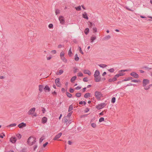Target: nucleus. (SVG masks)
<instances>
[{
	"instance_id": "obj_1",
	"label": "nucleus",
	"mask_w": 152,
	"mask_h": 152,
	"mask_svg": "<svg viewBox=\"0 0 152 152\" xmlns=\"http://www.w3.org/2000/svg\"><path fill=\"white\" fill-rule=\"evenodd\" d=\"M36 142V138L32 136L30 137L27 141L28 144L30 145H32Z\"/></svg>"
},
{
	"instance_id": "obj_2",
	"label": "nucleus",
	"mask_w": 152,
	"mask_h": 152,
	"mask_svg": "<svg viewBox=\"0 0 152 152\" xmlns=\"http://www.w3.org/2000/svg\"><path fill=\"white\" fill-rule=\"evenodd\" d=\"M95 96L98 100H100L101 97L102 96V94L100 92L96 91L95 92Z\"/></svg>"
},
{
	"instance_id": "obj_3",
	"label": "nucleus",
	"mask_w": 152,
	"mask_h": 152,
	"mask_svg": "<svg viewBox=\"0 0 152 152\" xmlns=\"http://www.w3.org/2000/svg\"><path fill=\"white\" fill-rule=\"evenodd\" d=\"M106 104L104 103H101L96 106V107L98 110H100L105 107Z\"/></svg>"
},
{
	"instance_id": "obj_4",
	"label": "nucleus",
	"mask_w": 152,
	"mask_h": 152,
	"mask_svg": "<svg viewBox=\"0 0 152 152\" xmlns=\"http://www.w3.org/2000/svg\"><path fill=\"white\" fill-rule=\"evenodd\" d=\"M150 83L149 80L147 79H144L142 81V86L145 87L146 85L149 84Z\"/></svg>"
},
{
	"instance_id": "obj_5",
	"label": "nucleus",
	"mask_w": 152,
	"mask_h": 152,
	"mask_svg": "<svg viewBox=\"0 0 152 152\" xmlns=\"http://www.w3.org/2000/svg\"><path fill=\"white\" fill-rule=\"evenodd\" d=\"M130 75L135 78H138L139 77V75L136 72H133L130 73Z\"/></svg>"
},
{
	"instance_id": "obj_6",
	"label": "nucleus",
	"mask_w": 152,
	"mask_h": 152,
	"mask_svg": "<svg viewBox=\"0 0 152 152\" xmlns=\"http://www.w3.org/2000/svg\"><path fill=\"white\" fill-rule=\"evenodd\" d=\"M58 19L60 21V23L63 24L64 23L65 21L63 16H59V17Z\"/></svg>"
},
{
	"instance_id": "obj_7",
	"label": "nucleus",
	"mask_w": 152,
	"mask_h": 152,
	"mask_svg": "<svg viewBox=\"0 0 152 152\" xmlns=\"http://www.w3.org/2000/svg\"><path fill=\"white\" fill-rule=\"evenodd\" d=\"M55 83L56 85L58 87H61V84L60 82V78H57L55 80Z\"/></svg>"
},
{
	"instance_id": "obj_8",
	"label": "nucleus",
	"mask_w": 152,
	"mask_h": 152,
	"mask_svg": "<svg viewBox=\"0 0 152 152\" xmlns=\"http://www.w3.org/2000/svg\"><path fill=\"white\" fill-rule=\"evenodd\" d=\"M35 110V108L33 107L30 109L28 112V115H31L34 114Z\"/></svg>"
},
{
	"instance_id": "obj_9",
	"label": "nucleus",
	"mask_w": 152,
	"mask_h": 152,
	"mask_svg": "<svg viewBox=\"0 0 152 152\" xmlns=\"http://www.w3.org/2000/svg\"><path fill=\"white\" fill-rule=\"evenodd\" d=\"M17 140L16 138L15 137H12L10 139V141L13 143H15Z\"/></svg>"
},
{
	"instance_id": "obj_10",
	"label": "nucleus",
	"mask_w": 152,
	"mask_h": 152,
	"mask_svg": "<svg viewBox=\"0 0 152 152\" xmlns=\"http://www.w3.org/2000/svg\"><path fill=\"white\" fill-rule=\"evenodd\" d=\"M94 77L95 81L96 82H99L101 80V77L100 75L98 76H95Z\"/></svg>"
},
{
	"instance_id": "obj_11",
	"label": "nucleus",
	"mask_w": 152,
	"mask_h": 152,
	"mask_svg": "<svg viewBox=\"0 0 152 152\" xmlns=\"http://www.w3.org/2000/svg\"><path fill=\"white\" fill-rule=\"evenodd\" d=\"M26 126V123H24L23 122H22L20 124H19L18 125V126L20 128H22L24 127H25Z\"/></svg>"
},
{
	"instance_id": "obj_12",
	"label": "nucleus",
	"mask_w": 152,
	"mask_h": 152,
	"mask_svg": "<svg viewBox=\"0 0 152 152\" xmlns=\"http://www.w3.org/2000/svg\"><path fill=\"white\" fill-rule=\"evenodd\" d=\"M117 78L118 77H116V75H115L113 79H109L108 80V81L110 82H114L117 80Z\"/></svg>"
},
{
	"instance_id": "obj_13",
	"label": "nucleus",
	"mask_w": 152,
	"mask_h": 152,
	"mask_svg": "<svg viewBox=\"0 0 152 152\" xmlns=\"http://www.w3.org/2000/svg\"><path fill=\"white\" fill-rule=\"evenodd\" d=\"M62 135V133L61 132H60L58 134H57L55 137L53 138V140H56L58 139H59L60 137Z\"/></svg>"
},
{
	"instance_id": "obj_14",
	"label": "nucleus",
	"mask_w": 152,
	"mask_h": 152,
	"mask_svg": "<svg viewBox=\"0 0 152 152\" xmlns=\"http://www.w3.org/2000/svg\"><path fill=\"white\" fill-rule=\"evenodd\" d=\"M44 89L45 92H46L47 91L49 92L50 90V88L47 85L45 86V87L44 88Z\"/></svg>"
},
{
	"instance_id": "obj_15",
	"label": "nucleus",
	"mask_w": 152,
	"mask_h": 152,
	"mask_svg": "<svg viewBox=\"0 0 152 152\" xmlns=\"http://www.w3.org/2000/svg\"><path fill=\"white\" fill-rule=\"evenodd\" d=\"M47 121V118L45 117H44L42 118V121L43 124H45L46 123Z\"/></svg>"
},
{
	"instance_id": "obj_16",
	"label": "nucleus",
	"mask_w": 152,
	"mask_h": 152,
	"mask_svg": "<svg viewBox=\"0 0 152 152\" xmlns=\"http://www.w3.org/2000/svg\"><path fill=\"white\" fill-rule=\"evenodd\" d=\"M84 73L85 74H87L88 75H91V72L88 69H85L84 70Z\"/></svg>"
},
{
	"instance_id": "obj_17",
	"label": "nucleus",
	"mask_w": 152,
	"mask_h": 152,
	"mask_svg": "<svg viewBox=\"0 0 152 152\" xmlns=\"http://www.w3.org/2000/svg\"><path fill=\"white\" fill-rule=\"evenodd\" d=\"M100 72L98 70H96L94 72V76H98L99 75Z\"/></svg>"
},
{
	"instance_id": "obj_18",
	"label": "nucleus",
	"mask_w": 152,
	"mask_h": 152,
	"mask_svg": "<svg viewBox=\"0 0 152 152\" xmlns=\"http://www.w3.org/2000/svg\"><path fill=\"white\" fill-rule=\"evenodd\" d=\"M82 16L83 18L85 19H86L87 20L88 19V18L87 16V14L86 12H85L83 14Z\"/></svg>"
},
{
	"instance_id": "obj_19",
	"label": "nucleus",
	"mask_w": 152,
	"mask_h": 152,
	"mask_svg": "<svg viewBox=\"0 0 152 152\" xmlns=\"http://www.w3.org/2000/svg\"><path fill=\"white\" fill-rule=\"evenodd\" d=\"M39 90L40 92H42L44 89L43 86L42 85H40L39 86Z\"/></svg>"
},
{
	"instance_id": "obj_20",
	"label": "nucleus",
	"mask_w": 152,
	"mask_h": 152,
	"mask_svg": "<svg viewBox=\"0 0 152 152\" xmlns=\"http://www.w3.org/2000/svg\"><path fill=\"white\" fill-rule=\"evenodd\" d=\"M122 72L119 71V73L116 75V77H119L120 76H123L124 75V74Z\"/></svg>"
},
{
	"instance_id": "obj_21",
	"label": "nucleus",
	"mask_w": 152,
	"mask_h": 152,
	"mask_svg": "<svg viewBox=\"0 0 152 152\" xmlns=\"http://www.w3.org/2000/svg\"><path fill=\"white\" fill-rule=\"evenodd\" d=\"M90 96V94L89 93H86L84 95V97L86 98H88Z\"/></svg>"
},
{
	"instance_id": "obj_22",
	"label": "nucleus",
	"mask_w": 152,
	"mask_h": 152,
	"mask_svg": "<svg viewBox=\"0 0 152 152\" xmlns=\"http://www.w3.org/2000/svg\"><path fill=\"white\" fill-rule=\"evenodd\" d=\"M96 37L95 36H92L91 38V42H93L94 40L96 39Z\"/></svg>"
},
{
	"instance_id": "obj_23",
	"label": "nucleus",
	"mask_w": 152,
	"mask_h": 152,
	"mask_svg": "<svg viewBox=\"0 0 152 152\" xmlns=\"http://www.w3.org/2000/svg\"><path fill=\"white\" fill-rule=\"evenodd\" d=\"M132 78H133L132 77H129L122 80V81L124 82L130 80L132 79Z\"/></svg>"
},
{
	"instance_id": "obj_24",
	"label": "nucleus",
	"mask_w": 152,
	"mask_h": 152,
	"mask_svg": "<svg viewBox=\"0 0 152 152\" xmlns=\"http://www.w3.org/2000/svg\"><path fill=\"white\" fill-rule=\"evenodd\" d=\"M76 78L77 77L76 76H74L72 77L70 80L71 82L72 83H73L74 81L76 79Z\"/></svg>"
},
{
	"instance_id": "obj_25",
	"label": "nucleus",
	"mask_w": 152,
	"mask_h": 152,
	"mask_svg": "<svg viewBox=\"0 0 152 152\" xmlns=\"http://www.w3.org/2000/svg\"><path fill=\"white\" fill-rule=\"evenodd\" d=\"M64 72V71L62 69H61L59 70L58 72L56 73V75H60L62 74Z\"/></svg>"
},
{
	"instance_id": "obj_26",
	"label": "nucleus",
	"mask_w": 152,
	"mask_h": 152,
	"mask_svg": "<svg viewBox=\"0 0 152 152\" xmlns=\"http://www.w3.org/2000/svg\"><path fill=\"white\" fill-rule=\"evenodd\" d=\"M89 29L88 28H86L84 30V33L86 34L87 35L89 33Z\"/></svg>"
},
{
	"instance_id": "obj_27",
	"label": "nucleus",
	"mask_w": 152,
	"mask_h": 152,
	"mask_svg": "<svg viewBox=\"0 0 152 152\" xmlns=\"http://www.w3.org/2000/svg\"><path fill=\"white\" fill-rule=\"evenodd\" d=\"M61 59L65 63H66L67 62V60L65 58L64 56H63L61 58Z\"/></svg>"
},
{
	"instance_id": "obj_28",
	"label": "nucleus",
	"mask_w": 152,
	"mask_h": 152,
	"mask_svg": "<svg viewBox=\"0 0 152 152\" xmlns=\"http://www.w3.org/2000/svg\"><path fill=\"white\" fill-rule=\"evenodd\" d=\"M79 58L78 57V55L77 54H76L75 55V60L76 61H79Z\"/></svg>"
},
{
	"instance_id": "obj_29",
	"label": "nucleus",
	"mask_w": 152,
	"mask_h": 152,
	"mask_svg": "<svg viewBox=\"0 0 152 152\" xmlns=\"http://www.w3.org/2000/svg\"><path fill=\"white\" fill-rule=\"evenodd\" d=\"M72 53L71 51V48H70L69 50L68 55L69 56L71 57L72 56Z\"/></svg>"
},
{
	"instance_id": "obj_30",
	"label": "nucleus",
	"mask_w": 152,
	"mask_h": 152,
	"mask_svg": "<svg viewBox=\"0 0 152 152\" xmlns=\"http://www.w3.org/2000/svg\"><path fill=\"white\" fill-rule=\"evenodd\" d=\"M111 37L110 35H107L104 38V40H107L109 39H110Z\"/></svg>"
},
{
	"instance_id": "obj_31",
	"label": "nucleus",
	"mask_w": 152,
	"mask_h": 152,
	"mask_svg": "<svg viewBox=\"0 0 152 152\" xmlns=\"http://www.w3.org/2000/svg\"><path fill=\"white\" fill-rule=\"evenodd\" d=\"M17 124L15 123H13L11 124L8 126H7V127H13L15 126Z\"/></svg>"
},
{
	"instance_id": "obj_32",
	"label": "nucleus",
	"mask_w": 152,
	"mask_h": 152,
	"mask_svg": "<svg viewBox=\"0 0 152 152\" xmlns=\"http://www.w3.org/2000/svg\"><path fill=\"white\" fill-rule=\"evenodd\" d=\"M66 95L67 96L69 97V98H71L72 97V94H70V93H69L68 92H66Z\"/></svg>"
},
{
	"instance_id": "obj_33",
	"label": "nucleus",
	"mask_w": 152,
	"mask_h": 152,
	"mask_svg": "<svg viewBox=\"0 0 152 152\" xmlns=\"http://www.w3.org/2000/svg\"><path fill=\"white\" fill-rule=\"evenodd\" d=\"M73 109V107L72 105H71L69 107L68 111L70 112Z\"/></svg>"
},
{
	"instance_id": "obj_34",
	"label": "nucleus",
	"mask_w": 152,
	"mask_h": 152,
	"mask_svg": "<svg viewBox=\"0 0 152 152\" xmlns=\"http://www.w3.org/2000/svg\"><path fill=\"white\" fill-rule=\"evenodd\" d=\"M99 66L101 67L104 68L107 66V65L104 64H100L99 65Z\"/></svg>"
},
{
	"instance_id": "obj_35",
	"label": "nucleus",
	"mask_w": 152,
	"mask_h": 152,
	"mask_svg": "<svg viewBox=\"0 0 152 152\" xmlns=\"http://www.w3.org/2000/svg\"><path fill=\"white\" fill-rule=\"evenodd\" d=\"M81 95V94L80 93H77L75 94V96L77 97H80Z\"/></svg>"
},
{
	"instance_id": "obj_36",
	"label": "nucleus",
	"mask_w": 152,
	"mask_h": 152,
	"mask_svg": "<svg viewBox=\"0 0 152 152\" xmlns=\"http://www.w3.org/2000/svg\"><path fill=\"white\" fill-rule=\"evenodd\" d=\"M55 13L56 15H57L58 14H59L60 12V10L58 9H56L55 10Z\"/></svg>"
},
{
	"instance_id": "obj_37",
	"label": "nucleus",
	"mask_w": 152,
	"mask_h": 152,
	"mask_svg": "<svg viewBox=\"0 0 152 152\" xmlns=\"http://www.w3.org/2000/svg\"><path fill=\"white\" fill-rule=\"evenodd\" d=\"M75 9L77 11H80L81 10L80 6H79L77 7H75Z\"/></svg>"
},
{
	"instance_id": "obj_38",
	"label": "nucleus",
	"mask_w": 152,
	"mask_h": 152,
	"mask_svg": "<svg viewBox=\"0 0 152 152\" xmlns=\"http://www.w3.org/2000/svg\"><path fill=\"white\" fill-rule=\"evenodd\" d=\"M116 100V98L115 97H113L111 99V102L114 103L115 102Z\"/></svg>"
},
{
	"instance_id": "obj_39",
	"label": "nucleus",
	"mask_w": 152,
	"mask_h": 152,
	"mask_svg": "<svg viewBox=\"0 0 152 152\" xmlns=\"http://www.w3.org/2000/svg\"><path fill=\"white\" fill-rule=\"evenodd\" d=\"M72 112H73L72 111L70 112L68 114L66 117H69V118L71 116L72 114Z\"/></svg>"
},
{
	"instance_id": "obj_40",
	"label": "nucleus",
	"mask_w": 152,
	"mask_h": 152,
	"mask_svg": "<svg viewBox=\"0 0 152 152\" xmlns=\"http://www.w3.org/2000/svg\"><path fill=\"white\" fill-rule=\"evenodd\" d=\"M78 49L79 50V51L82 54H84L83 52V51L82 50L81 48L79 46L78 47Z\"/></svg>"
},
{
	"instance_id": "obj_41",
	"label": "nucleus",
	"mask_w": 152,
	"mask_h": 152,
	"mask_svg": "<svg viewBox=\"0 0 152 152\" xmlns=\"http://www.w3.org/2000/svg\"><path fill=\"white\" fill-rule=\"evenodd\" d=\"M91 126L93 128H95L96 126V125L95 123H91Z\"/></svg>"
},
{
	"instance_id": "obj_42",
	"label": "nucleus",
	"mask_w": 152,
	"mask_h": 152,
	"mask_svg": "<svg viewBox=\"0 0 152 152\" xmlns=\"http://www.w3.org/2000/svg\"><path fill=\"white\" fill-rule=\"evenodd\" d=\"M78 69L76 67H74V68L73 72L74 73H76L77 72Z\"/></svg>"
},
{
	"instance_id": "obj_43",
	"label": "nucleus",
	"mask_w": 152,
	"mask_h": 152,
	"mask_svg": "<svg viewBox=\"0 0 152 152\" xmlns=\"http://www.w3.org/2000/svg\"><path fill=\"white\" fill-rule=\"evenodd\" d=\"M64 123H65L67 122L68 121V120L66 118V117H64Z\"/></svg>"
},
{
	"instance_id": "obj_44",
	"label": "nucleus",
	"mask_w": 152,
	"mask_h": 152,
	"mask_svg": "<svg viewBox=\"0 0 152 152\" xmlns=\"http://www.w3.org/2000/svg\"><path fill=\"white\" fill-rule=\"evenodd\" d=\"M104 121V118L103 117H101L99 120V121L100 122H102Z\"/></svg>"
},
{
	"instance_id": "obj_45",
	"label": "nucleus",
	"mask_w": 152,
	"mask_h": 152,
	"mask_svg": "<svg viewBox=\"0 0 152 152\" xmlns=\"http://www.w3.org/2000/svg\"><path fill=\"white\" fill-rule=\"evenodd\" d=\"M16 136L17 137H18V139H20L21 137L22 136L20 134H17L16 135Z\"/></svg>"
},
{
	"instance_id": "obj_46",
	"label": "nucleus",
	"mask_w": 152,
	"mask_h": 152,
	"mask_svg": "<svg viewBox=\"0 0 152 152\" xmlns=\"http://www.w3.org/2000/svg\"><path fill=\"white\" fill-rule=\"evenodd\" d=\"M108 71L111 72H113L114 71V69L113 68H112L108 70Z\"/></svg>"
},
{
	"instance_id": "obj_47",
	"label": "nucleus",
	"mask_w": 152,
	"mask_h": 152,
	"mask_svg": "<svg viewBox=\"0 0 152 152\" xmlns=\"http://www.w3.org/2000/svg\"><path fill=\"white\" fill-rule=\"evenodd\" d=\"M75 90L72 88H70L69 89V92L71 93H73L74 92V91Z\"/></svg>"
},
{
	"instance_id": "obj_48",
	"label": "nucleus",
	"mask_w": 152,
	"mask_h": 152,
	"mask_svg": "<svg viewBox=\"0 0 152 152\" xmlns=\"http://www.w3.org/2000/svg\"><path fill=\"white\" fill-rule=\"evenodd\" d=\"M53 25L52 24H50L48 25V27L50 28H52L53 27Z\"/></svg>"
},
{
	"instance_id": "obj_49",
	"label": "nucleus",
	"mask_w": 152,
	"mask_h": 152,
	"mask_svg": "<svg viewBox=\"0 0 152 152\" xmlns=\"http://www.w3.org/2000/svg\"><path fill=\"white\" fill-rule=\"evenodd\" d=\"M78 76L79 77H82L83 76V74L81 72H79L78 73Z\"/></svg>"
},
{
	"instance_id": "obj_50",
	"label": "nucleus",
	"mask_w": 152,
	"mask_h": 152,
	"mask_svg": "<svg viewBox=\"0 0 152 152\" xmlns=\"http://www.w3.org/2000/svg\"><path fill=\"white\" fill-rule=\"evenodd\" d=\"M60 56L61 58L64 56V53L63 52H62L60 54Z\"/></svg>"
},
{
	"instance_id": "obj_51",
	"label": "nucleus",
	"mask_w": 152,
	"mask_h": 152,
	"mask_svg": "<svg viewBox=\"0 0 152 152\" xmlns=\"http://www.w3.org/2000/svg\"><path fill=\"white\" fill-rule=\"evenodd\" d=\"M94 33H95L97 32V28L96 27H94L93 28Z\"/></svg>"
},
{
	"instance_id": "obj_52",
	"label": "nucleus",
	"mask_w": 152,
	"mask_h": 152,
	"mask_svg": "<svg viewBox=\"0 0 152 152\" xmlns=\"http://www.w3.org/2000/svg\"><path fill=\"white\" fill-rule=\"evenodd\" d=\"M83 81L85 82H87L88 81L87 78V77H84L83 79Z\"/></svg>"
},
{
	"instance_id": "obj_53",
	"label": "nucleus",
	"mask_w": 152,
	"mask_h": 152,
	"mask_svg": "<svg viewBox=\"0 0 152 152\" xmlns=\"http://www.w3.org/2000/svg\"><path fill=\"white\" fill-rule=\"evenodd\" d=\"M89 109L88 108H86L85 109V110H84L85 113H87L88 111H89Z\"/></svg>"
},
{
	"instance_id": "obj_54",
	"label": "nucleus",
	"mask_w": 152,
	"mask_h": 152,
	"mask_svg": "<svg viewBox=\"0 0 152 152\" xmlns=\"http://www.w3.org/2000/svg\"><path fill=\"white\" fill-rule=\"evenodd\" d=\"M81 87H80V86H77V87H76L75 88V89H76V90H79L80 89H81Z\"/></svg>"
},
{
	"instance_id": "obj_55",
	"label": "nucleus",
	"mask_w": 152,
	"mask_h": 152,
	"mask_svg": "<svg viewBox=\"0 0 152 152\" xmlns=\"http://www.w3.org/2000/svg\"><path fill=\"white\" fill-rule=\"evenodd\" d=\"M48 142H46L43 145V146L44 147H45V146L48 144Z\"/></svg>"
},
{
	"instance_id": "obj_56",
	"label": "nucleus",
	"mask_w": 152,
	"mask_h": 152,
	"mask_svg": "<svg viewBox=\"0 0 152 152\" xmlns=\"http://www.w3.org/2000/svg\"><path fill=\"white\" fill-rule=\"evenodd\" d=\"M42 110L43 113H44L45 111V109L44 107H43Z\"/></svg>"
},
{
	"instance_id": "obj_57",
	"label": "nucleus",
	"mask_w": 152,
	"mask_h": 152,
	"mask_svg": "<svg viewBox=\"0 0 152 152\" xmlns=\"http://www.w3.org/2000/svg\"><path fill=\"white\" fill-rule=\"evenodd\" d=\"M150 87L149 86H147V87H145L144 88V89L145 90H148L150 88Z\"/></svg>"
},
{
	"instance_id": "obj_58",
	"label": "nucleus",
	"mask_w": 152,
	"mask_h": 152,
	"mask_svg": "<svg viewBox=\"0 0 152 152\" xmlns=\"http://www.w3.org/2000/svg\"><path fill=\"white\" fill-rule=\"evenodd\" d=\"M67 122H68V123H66V125H67L68 124V125H69V124H70L71 123V120H68Z\"/></svg>"
},
{
	"instance_id": "obj_59",
	"label": "nucleus",
	"mask_w": 152,
	"mask_h": 152,
	"mask_svg": "<svg viewBox=\"0 0 152 152\" xmlns=\"http://www.w3.org/2000/svg\"><path fill=\"white\" fill-rule=\"evenodd\" d=\"M51 58H52L51 56H50L49 57H47V60H49Z\"/></svg>"
},
{
	"instance_id": "obj_60",
	"label": "nucleus",
	"mask_w": 152,
	"mask_h": 152,
	"mask_svg": "<svg viewBox=\"0 0 152 152\" xmlns=\"http://www.w3.org/2000/svg\"><path fill=\"white\" fill-rule=\"evenodd\" d=\"M132 82L136 83L137 82V80H133L131 81Z\"/></svg>"
},
{
	"instance_id": "obj_61",
	"label": "nucleus",
	"mask_w": 152,
	"mask_h": 152,
	"mask_svg": "<svg viewBox=\"0 0 152 152\" xmlns=\"http://www.w3.org/2000/svg\"><path fill=\"white\" fill-rule=\"evenodd\" d=\"M43 139L42 138V137H41L39 139V142H41L43 140Z\"/></svg>"
},
{
	"instance_id": "obj_62",
	"label": "nucleus",
	"mask_w": 152,
	"mask_h": 152,
	"mask_svg": "<svg viewBox=\"0 0 152 152\" xmlns=\"http://www.w3.org/2000/svg\"><path fill=\"white\" fill-rule=\"evenodd\" d=\"M54 54H56V50H53L51 51Z\"/></svg>"
},
{
	"instance_id": "obj_63",
	"label": "nucleus",
	"mask_w": 152,
	"mask_h": 152,
	"mask_svg": "<svg viewBox=\"0 0 152 152\" xmlns=\"http://www.w3.org/2000/svg\"><path fill=\"white\" fill-rule=\"evenodd\" d=\"M72 143V142L71 141L69 140L68 141V144L69 145H71Z\"/></svg>"
},
{
	"instance_id": "obj_64",
	"label": "nucleus",
	"mask_w": 152,
	"mask_h": 152,
	"mask_svg": "<svg viewBox=\"0 0 152 152\" xmlns=\"http://www.w3.org/2000/svg\"><path fill=\"white\" fill-rule=\"evenodd\" d=\"M37 145L34 146V150L35 151V149L37 148Z\"/></svg>"
}]
</instances>
